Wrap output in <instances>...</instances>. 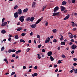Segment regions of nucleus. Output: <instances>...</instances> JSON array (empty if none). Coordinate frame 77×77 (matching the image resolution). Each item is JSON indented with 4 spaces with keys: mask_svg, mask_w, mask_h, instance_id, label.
<instances>
[{
    "mask_svg": "<svg viewBox=\"0 0 77 77\" xmlns=\"http://www.w3.org/2000/svg\"><path fill=\"white\" fill-rule=\"evenodd\" d=\"M11 38L9 37L8 39L9 41H11Z\"/></svg>",
    "mask_w": 77,
    "mask_h": 77,
    "instance_id": "obj_62",
    "label": "nucleus"
},
{
    "mask_svg": "<svg viewBox=\"0 0 77 77\" xmlns=\"http://www.w3.org/2000/svg\"><path fill=\"white\" fill-rule=\"evenodd\" d=\"M77 48V45L74 44L73 45H72L71 48L72 50H75Z\"/></svg>",
    "mask_w": 77,
    "mask_h": 77,
    "instance_id": "obj_2",
    "label": "nucleus"
},
{
    "mask_svg": "<svg viewBox=\"0 0 77 77\" xmlns=\"http://www.w3.org/2000/svg\"><path fill=\"white\" fill-rule=\"evenodd\" d=\"M45 25L46 26L48 25V22H46L45 23Z\"/></svg>",
    "mask_w": 77,
    "mask_h": 77,
    "instance_id": "obj_53",
    "label": "nucleus"
},
{
    "mask_svg": "<svg viewBox=\"0 0 77 77\" xmlns=\"http://www.w3.org/2000/svg\"><path fill=\"white\" fill-rule=\"evenodd\" d=\"M60 47H58L57 48V50L59 51L60 50Z\"/></svg>",
    "mask_w": 77,
    "mask_h": 77,
    "instance_id": "obj_63",
    "label": "nucleus"
},
{
    "mask_svg": "<svg viewBox=\"0 0 77 77\" xmlns=\"http://www.w3.org/2000/svg\"><path fill=\"white\" fill-rule=\"evenodd\" d=\"M50 41L49 40H48V39H46V40L45 42V43H48V42H49Z\"/></svg>",
    "mask_w": 77,
    "mask_h": 77,
    "instance_id": "obj_31",
    "label": "nucleus"
},
{
    "mask_svg": "<svg viewBox=\"0 0 77 77\" xmlns=\"http://www.w3.org/2000/svg\"><path fill=\"white\" fill-rule=\"evenodd\" d=\"M75 2V0H72V3H74Z\"/></svg>",
    "mask_w": 77,
    "mask_h": 77,
    "instance_id": "obj_39",
    "label": "nucleus"
},
{
    "mask_svg": "<svg viewBox=\"0 0 77 77\" xmlns=\"http://www.w3.org/2000/svg\"><path fill=\"white\" fill-rule=\"evenodd\" d=\"M15 51H16V50L15 49L11 50V52H13L14 53H15Z\"/></svg>",
    "mask_w": 77,
    "mask_h": 77,
    "instance_id": "obj_33",
    "label": "nucleus"
},
{
    "mask_svg": "<svg viewBox=\"0 0 77 77\" xmlns=\"http://www.w3.org/2000/svg\"><path fill=\"white\" fill-rule=\"evenodd\" d=\"M54 67H55V68H57V65L56 64H55L54 65Z\"/></svg>",
    "mask_w": 77,
    "mask_h": 77,
    "instance_id": "obj_54",
    "label": "nucleus"
},
{
    "mask_svg": "<svg viewBox=\"0 0 77 77\" xmlns=\"http://www.w3.org/2000/svg\"><path fill=\"white\" fill-rule=\"evenodd\" d=\"M42 52H43V53H45V49H42Z\"/></svg>",
    "mask_w": 77,
    "mask_h": 77,
    "instance_id": "obj_43",
    "label": "nucleus"
},
{
    "mask_svg": "<svg viewBox=\"0 0 77 77\" xmlns=\"http://www.w3.org/2000/svg\"><path fill=\"white\" fill-rule=\"evenodd\" d=\"M61 57H63V58H66V57H65V55H64V54H62L61 56Z\"/></svg>",
    "mask_w": 77,
    "mask_h": 77,
    "instance_id": "obj_35",
    "label": "nucleus"
},
{
    "mask_svg": "<svg viewBox=\"0 0 77 77\" xmlns=\"http://www.w3.org/2000/svg\"><path fill=\"white\" fill-rule=\"evenodd\" d=\"M37 38H39V39L40 38V36L39 35H37Z\"/></svg>",
    "mask_w": 77,
    "mask_h": 77,
    "instance_id": "obj_46",
    "label": "nucleus"
},
{
    "mask_svg": "<svg viewBox=\"0 0 77 77\" xmlns=\"http://www.w3.org/2000/svg\"><path fill=\"white\" fill-rule=\"evenodd\" d=\"M8 53H11V52H12V50H11V49H10L8 51Z\"/></svg>",
    "mask_w": 77,
    "mask_h": 77,
    "instance_id": "obj_40",
    "label": "nucleus"
},
{
    "mask_svg": "<svg viewBox=\"0 0 77 77\" xmlns=\"http://www.w3.org/2000/svg\"><path fill=\"white\" fill-rule=\"evenodd\" d=\"M70 72H71V73H72V72H73V70H71L70 71H69Z\"/></svg>",
    "mask_w": 77,
    "mask_h": 77,
    "instance_id": "obj_64",
    "label": "nucleus"
},
{
    "mask_svg": "<svg viewBox=\"0 0 77 77\" xmlns=\"http://www.w3.org/2000/svg\"><path fill=\"white\" fill-rule=\"evenodd\" d=\"M75 74H77V69H76L75 70Z\"/></svg>",
    "mask_w": 77,
    "mask_h": 77,
    "instance_id": "obj_47",
    "label": "nucleus"
},
{
    "mask_svg": "<svg viewBox=\"0 0 77 77\" xmlns=\"http://www.w3.org/2000/svg\"><path fill=\"white\" fill-rule=\"evenodd\" d=\"M17 14L19 15H21L22 14V10L21 9H19L17 11Z\"/></svg>",
    "mask_w": 77,
    "mask_h": 77,
    "instance_id": "obj_3",
    "label": "nucleus"
},
{
    "mask_svg": "<svg viewBox=\"0 0 77 77\" xmlns=\"http://www.w3.org/2000/svg\"><path fill=\"white\" fill-rule=\"evenodd\" d=\"M23 28L21 27H20L17 29V32H20L21 30H22Z\"/></svg>",
    "mask_w": 77,
    "mask_h": 77,
    "instance_id": "obj_20",
    "label": "nucleus"
},
{
    "mask_svg": "<svg viewBox=\"0 0 77 77\" xmlns=\"http://www.w3.org/2000/svg\"><path fill=\"white\" fill-rule=\"evenodd\" d=\"M77 64H76V63H74L73 64V65H74V66H76V65H77Z\"/></svg>",
    "mask_w": 77,
    "mask_h": 77,
    "instance_id": "obj_59",
    "label": "nucleus"
},
{
    "mask_svg": "<svg viewBox=\"0 0 77 77\" xmlns=\"http://www.w3.org/2000/svg\"><path fill=\"white\" fill-rule=\"evenodd\" d=\"M71 53L72 54H74V51L73 50L72 51Z\"/></svg>",
    "mask_w": 77,
    "mask_h": 77,
    "instance_id": "obj_58",
    "label": "nucleus"
},
{
    "mask_svg": "<svg viewBox=\"0 0 77 77\" xmlns=\"http://www.w3.org/2000/svg\"><path fill=\"white\" fill-rule=\"evenodd\" d=\"M35 5H36V2H34L32 3V7H35Z\"/></svg>",
    "mask_w": 77,
    "mask_h": 77,
    "instance_id": "obj_19",
    "label": "nucleus"
},
{
    "mask_svg": "<svg viewBox=\"0 0 77 77\" xmlns=\"http://www.w3.org/2000/svg\"><path fill=\"white\" fill-rule=\"evenodd\" d=\"M61 45H65V42H61Z\"/></svg>",
    "mask_w": 77,
    "mask_h": 77,
    "instance_id": "obj_27",
    "label": "nucleus"
},
{
    "mask_svg": "<svg viewBox=\"0 0 77 77\" xmlns=\"http://www.w3.org/2000/svg\"><path fill=\"white\" fill-rule=\"evenodd\" d=\"M50 58L51 59V61H53L54 60V58L52 56H50Z\"/></svg>",
    "mask_w": 77,
    "mask_h": 77,
    "instance_id": "obj_23",
    "label": "nucleus"
},
{
    "mask_svg": "<svg viewBox=\"0 0 77 77\" xmlns=\"http://www.w3.org/2000/svg\"><path fill=\"white\" fill-rule=\"evenodd\" d=\"M29 50H30V49L29 48H28L26 50L27 52H29Z\"/></svg>",
    "mask_w": 77,
    "mask_h": 77,
    "instance_id": "obj_45",
    "label": "nucleus"
},
{
    "mask_svg": "<svg viewBox=\"0 0 77 77\" xmlns=\"http://www.w3.org/2000/svg\"><path fill=\"white\" fill-rule=\"evenodd\" d=\"M5 18H3L2 20V23H4V21H5Z\"/></svg>",
    "mask_w": 77,
    "mask_h": 77,
    "instance_id": "obj_41",
    "label": "nucleus"
},
{
    "mask_svg": "<svg viewBox=\"0 0 77 77\" xmlns=\"http://www.w3.org/2000/svg\"><path fill=\"white\" fill-rule=\"evenodd\" d=\"M61 8V11H64L65 9H66V8H65L64 7L62 6H60Z\"/></svg>",
    "mask_w": 77,
    "mask_h": 77,
    "instance_id": "obj_5",
    "label": "nucleus"
},
{
    "mask_svg": "<svg viewBox=\"0 0 77 77\" xmlns=\"http://www.w3.org/2000/svg\"><path fill=\"white\" fill-rule=\"evenodd\" d=\"M18 14H17V12H16L14 14V17L16 18H18Z\"/></svg>",
    "mask_w": 77,
    "mask_h": 77,
    "instance_id": "obj_8",
    "label": "nucleus"
},
{
    "mask_svg": "<svg viewBox=\"0 0 77 77\" xmlns=\"http://www.w3.org/2000/svg\"><path fill=\"white\" fill-rule=\"evenodd\" d=\"M57 71H58V69H57L55 71V72H57Z\"/></svg>",
    "mask_w": 77,
    "mask_h": 77,
    "instance_id": "obj_56",
    "label": "nucleus"
},
{
    "mask_svg": "<svg viewBox=\"0 0 77 77\" xmlns=\"http://www.w3.org/2000/svg\"><path fill=\"white\" fill-rule=\"evenodd\" d=\"M20 23H21V22H18V23L17 24V26H20Z\"/></svg>",
    "mask_w": 77,
    "mask_h": 77,
    "instance_id": "obj_44",
    "label": "nucleus"
},
{
    "mask_svg": "<svg viewBox=\"0 0 77 77\" xmlns=\"http://www.w3.org/2000/svg\"><path fill=\"white\" fill-rule=\"evenodd\" d=\"M30 21V17H28L26 19V21Z\"/></svg>",
    "mask_w": 77,
    "mask_h": 77,
    "instance_id": "obj_24",
    "label": "nucleus"
},
{
    "mask_svg": "<svg viewBox=\"0 0 77 77\" xmlns=\"http://www.w3.org/2000/svg\"><path fill=\"white\" fill-rule=\"evenodd\" d=\"M32 75L33 77H35V76H37V75H38V73H35L34 74H32Z\"/></svg>",
    "mask_w": 77,
    "mask_h": 77,
    "instance_id": "obj_15",
    "label": "nucleus"
},
{
    "mask_svg": "<svg viewBox=\"0 0 77 77\" xmlns=\"http://www.w3.org/2000/svg\"><path fill=\"white\" fill-rule=\"evenodd\" d=\"M72 44H73V43L71 42H70L69 44V45H72Z\"/></svg>",
    "mask_w": 77,
    "mask_h": 77,
    "instance_id": "obj_61",
    "label": "nucleus"
},
{
    "mask_svg": "<svg viewBox=\"0 0 77 77\" xmlns=\"http://www.w3.org/2000/svg\"><path fill=\"white\" fill-rule=\"evenodd\" d=\"M34 69H38V67H37V66H35L34 67Z\"/></svg>",
    "mask_w": 77,
    "mask_h": 77,
    "instance_id": "obj_51",
    "label": "nucleus"
},
{
    "mask_svg": "<svg viewBox=\"0 0 77 77\" xmlns=\"http://www.w3.org/2000/svg\"><path fill=\"white\" fill-rule=\"evenodd\" d=\"M15 74V72H12V73L11 74V76H12V75H14Z\"/></svg>",
    "mask_w": 77,
    "mask_h": 77,
    "instance_id": "obj_32",
    "label": "nucleus"
},
{
    "mask_svg": "<svg viewBox=\"0 0 77 77\" xmlns=\"http://www.w3.org/2000/svg\"><path fill=\"white\" fill-rule=\"evenodd\" d=\"M14 38L16 39H18V38H19V37H18V35H16L14 36Z\"/></svg>",
    "mask_w": 77,
    "mask_h": 77,
    "instance_id": "obj_17",
    "label": "nucleus"
},
{
    "mask_svg": "<svg viewBox=\"0 0 77 77\" xmlns=\"http://www.w3.org/2000/svg\"><path fill=\"white\" fill-rule=\"evenodd\" d=\"M3 60L4 61H5V62H7V59H6V58H5V59H4Z\"/></svg>",
    "mask_w": 77,
    "mask_h": 77,
    "instance_id": "obj_55",
    "label": "nucleus"
},
{
    "mask_svg": "<svg viewBox=\"0 0 77 77\" xmlns=\"http://www.w3.org/2000/svg\"><path fill=\"white\" fill-rule=\"evenodd\" d=\"M76 29H77V28H74L72 29V30H73V31H75V30H76Z\"/></svg>",
    "mask_w": 77,
    "mask_h": 77,
    "instance_id": "obj_48",
    "label": "nucleus"
},
{
    "mask_svg": "<svg viewBox=\"0 0 77 77\" xmlns=\"http://www.w3.org/2000/svg\"><path fill=\"white\" fill-rule=\"evenodd\" d=\"M47 5L44 6L43 7L42 11H44V9H45V8H46Z\"/></svg>",
    "mask_w": 77,
    "mask_h": 77,
    "instance_id": "obj_30",
    "label": "nucleus"
},
{
    "mask_svg": "<svg viewBox=\"0 0 77 77\" xmlns=\"http://www.w3.org/2000/svg\"><path fill=\"white\" fill-rule=\"evenodd\" d=\"M42 21V19H39L37 21V22H36V24H38V23H39V22H40V21Z\"/></svg>",
    "mask_w": 77,
    "mask_h": 77,
    "instance_id": "obj_9",
    "label": "nucleus"
},
{
    "mask_svg": "<svg viewBox=\"0 0 77 77\" xmlns=\"http://www.w3.org/2000/svg\"><path fill=\"white\" fill-rule=\"evenodd\" d=\"M77 60V58H73V60H74V61H76Z\"/></svg>",
    "mask_w": 77,
    "mask_h": 77,
    "instance_id": "obj_52",
    "label": "nucleus"
},
{
    "mask_svg": "<svg viewBox=\"0 0 77 77\" xmlns=\"http://www.w3.org/2000/svg\"><path fill=\"white\" fill-rule=\"evenodd\" d=\"M68 12V11H67V10H65L64 11V13H66V12Z\"/></svg>",
    "mask_w": 77,
    "mask_h": 77,
    "instance_id": "obj_57",
    "label": "nucleus"
},
{
    "mask_svg": "<svg viewBox=\"0 0 77 77\" xmlns=\"http://www.w3.org/2000/svg\"><path fill=\"white\" fill-rule=\"evenodd\" d=\"M71 23H72V26H73V27L74 26H76V24L74 23V22L72 21Z\"/></svg>",
    "mask_w": 77,
    "mask_h": 77,
    "instance_id": "obj_14",
    "label": "nucleus"
},
{
    "mask_svg": "<svg viewBox=\"0 0 77 77\" xmlns=\"http://www.w3.org/2000/svg\"><path fill=\"white\" fill-rule=\"evenodd\" d=\"M53 33H56V29H53Z\"/></svg>",
    "mask_w": 77,
    "mask_h": 77,
    "instance_id": "obj_38",
    "label": "nucleus"
},
{
    "mask_svg": "<svg viewBox=\"0 0 77 77\" xmlns=\"http://www.w3.org/2000/svg\"><path fill=\"white\" fill-rule=\"evenodd\" d=\"M24 16H21L19 18V20L21 22H23L24 20Z\"/></svg>",
    "mask_w": 77,
    "mask_h": 77,
    "instance_id": "obj_1",
    "label": "nucleus"
},
{
    "mask_svg": "<svg viewBox=\"0 0 77 77\" xmlns=\"http://www.w3.org/2000/svg\"><path fill=\"white\" fill-rule=\"evenodd\" d=\"M1 33L3 34H5L6 33V31L5 30H2L1 31Z\"/></svg>",
    "mask_w": 77,
    "mask_h": 77,
    "instance_id": "obj_21",
    "label": "nucleus"
},
{
    "mask_svg": "<svg viewBox=\"0 0 77 77\" xmlns=\"http://www.w3.org/2000/svg\"><path fill=\"white\" fill-rule=\"evenodd\" d=\"M30 26L32 27V29H34V28H35V27H36V24L31 25Z\"/></svg>",
    "mask_w": 77,
    "mask_h": 77,
    "instance_id": "obj_6",
    "label": "nucleus"
},
{
    "mask_svg": "<svg viewBox=\"0 0 77 77\" xmlns=\"http://www.w3.org/2000/svg\"><path fill=\"white\" fill-rule=\"evenodd\" d=\"M23 69H26V66H24L23 67Z\"/></svg>",
    "mask_w": 77,
    "mask_h": 77,
    "instance_id": "obj_50",
    "label": "nucleus"
},
{
    "mask_svg": "<svg viewBox=\"0 0 77 77\" xmlns=\"http://www.w3.org/2000/svg\"><path fill=\"white\" fill-rule=\"evenodd\" d=\"M7 24V22H5L4 23H2L1 26H6V25Z\"/></svg>",
    "mask_w": 77,
    "mask_h": 77,
    "instance_id": "obj_13",
    "label": "nucleus"
},
{
    "mask_svg": "<svg viewBox=\"0 0 77 77\" xmlns=\"http://www.w3.org/2000/svg\"><path fill=\"white\" fill-rule=\"evenodd\" d=\"M34 20H35V17H32L31 18H30V21L32 22V21H33Z\"/></svg>",
    "mask_w": 77,
    "mask_h": 77,
    "instance_id": "obj_18",
    "label": "nucleus"
},
{
    "mask_svg": "<svg viewBox=\"0 0 77 77\" xmlns=\"http://www.w3.org/2000/svg\"><path fill=\"white\" fill-rule=\"evenodd\" d=\"M21 51L20 50H18V51H17L15 53L16 54H18V53H20V52H21Z\"/></svg>",
    "mask_w": 77,
    "mask_h": 77,
    "instance_id": "obj_22",
    "label": "nucleus"
},
{
    "mask_svg": "<svg viewBox=\"0 0 77 77\" xmlns=\"http://www.w3.org/2000/svg\"><path fill=\"white\" fill-rule=\"evenodd\" d=\"M42 46V45H38V48H41V47Z\"/></svg>",
    "mask_w": 77,
    "mask_h": 77,
    "instance_id": "obj_37",
    "label": "nucleus"
},
{
    "mask_svg": "<svg viewBox=\"0 0 77 77\" xmlns=\"http://www.w3.org/2000/svg\"><path fill=\"white\" fill-rule=\"evenodd\" d=\"M69 18V14H68L67 16L63 19V20H67V19H68V18Z\"/></svg>",
    "mask_w": 77,
    "mask_h": 77,
    "instance_id": "obj_7",
    "label": "nucleus"
},
{
    "mask_svg": "<svg viewBox=\"0 0 77 77\" xmlns=\"http://www.w3.org/2000/svg\"><path fill=\"white\" fill-rule=\"evenodd\" d=\"M12 57H15V54H13L12 55Z\"/></svg>",
    "mask_w": 77,
    "mask_h": 77,
    "instance_id": "obj_49",
    "label": "nucleus"
},
{
    "mask_svg": "<svg viewBox=\"0 0 77 77\" xmlns=\"http://www.w3.org/2000/svg\"><path fill=\"white\" fill-rule=\"evenodd\" d=\"M27 11H28V8H26L24 9L23 11V13H25L26 12H27Z\"/></svg>",
    "mask_w": 77,
    "mask_h": 77,
    "instance_id": "obj_16",
    "label": "nucleus"
},
{
    "mask_svg": "<svg viewBox=\"0 0 77 77\" xmlns=\"http://www.w3.org/2000/svg\"><path fill=\"white\" fill-rule=\"evenodd\" d=\"M4 50H5V47H4V46H3L1 48V51H4Z\"/></svg>",
    "mask_w": 77,
    "mask_h": 77,
    "instance_id": "obj_25",
    "label": "nucleus"
},
{
    "mask_svg": "<svg viewBox=\"0 0 77 77\" xmlns=\"http://www.w3.org/2000/svg\"><path fill=\"white\" fill-rule=\"evenodd\" d=\"M26 33L25 32L21 34V35L22 36H24L26 35Z\"/></svg>",
    "mask_w": 77,
    "mask_h": 77,
    "instance_id": "obj_28",
    "label": "nucleus"
},
{
    "mask_svg": "<svg viewBox=\"0 0 77 77\" xmlns=\"http://www.w3.org/2000/svg\"><path fill=\"white\" fill-rule=\"evenodd\" d=\"M66 5V2H65V1L63 2L61 4L62 5Z\"/></svg>",
    "mask_w": 77,
    "mask_h": 77,
    "instance_id": "obj_12",
    "label": "nucleus"
},
{
    "mask_svg": "<svg viewBox=\"0 0 77 77\" xmlns=\"http://www.w3.org/2000/svg\"><path fill=\"white\" fill-rule=\"evenodd\" d=\"M18 8V5H16L14 7V9H16Z\"/></svg>",
    "mask_w": 77,
    "mask_h": 77,
    "instance_id": "obj_36",
    "label": "nucleus"
},
{
    "mask_svg": "<svg viewBox=\"0 0 77 77\" xmlns=\"http://www.w3.org/2000/svg\"><path fill=\"white\" fill-rule=\"evenodd\" d=\"M69 37L71 39H72V38H74V35H69Z\"/></svg>",
    "mask_w": 77,
    "mask_h": 77,
    "instance_id": "obj_26",
    "label": "nucleus"
},
{
    "mask_svg": "<svg viewBox=\"0 0 77 77\" xmlns=\"http://www.w3.org/2000/svg\"><path fill=\"white\" fill-rule=\"evenodd\" d=\"M52 52L51 51H50L48 53V56H50L52 55Z\"/></svg>",
    "mask_w": 77,
    "mask_h": 77,
    "instance_id": "obj_11",
    "label": "nucleus"
},
{
    "mask_svg": "<svg viewBox=\"0 0 77 77\" xmlns=\"http://www.w3.org/2000/svg\"><path fill=\"white\" fill-rule=\"evenodd\" d=\"M70 41H71V42H74V39H72L70 40Z\"/></svg>",
    "mask_w": 77,
    "mask_h": 77,
    "instance_id": "obj_60",
    "label": "nucleus"
},
{
    "mask_svg": "<svg viewBox=\"0 0 77 77\" xmlns=\"http://www.w3.org/2000/svg\"><path fill=\"white\" fill-rule=\"evenodd\" d=\"M59 12H58V13L54 12L53 14V16H54H54H57V15H59Z\"/></svg>",
    "mask_w": 77,
    "mask_h": 77,
    "instance_id": "obj_10",
    "label": "nucleus"
},
{
    "mask_svg": "<svg viewBox=\"0 0 77 77\" xmlns=\"http://www.w3.org/2000/svg\"><path fill=\"white\" fill-rule=\"evenodd\" d=\"M20 42H23V43H24V42H25V41L22 39H20Z\"/></svg>",
    "mask_w": 77,
    "mask_h": 77,
    "instance_id": "obj_29",
    "label": "nucleus"
},
{
    "mask_svg": "<svg viewBox=\"0 0 77 77\" xmlns=\"http://www.w3.org/2000/svg\"><path fill=\"white\" fill-rule=\"evenodd\" d=\"M53 42H57V40L56 39H54L53 40Z\"/></svg>",
    "mask_w": 77,
    "mask_h": 77,
    "instance_id": "obj_34",
    "label": "nucleus"
},
{
    "mask_svg": "<svg viewBox=\"0 0 77 77\" xmlns=\"http://www.w3.org/2000/svg\"><path fill=\"white\" fill-rule=\"evenodd\" d=\"M58 10H59V7H56L54 9V12H57V11Z\"/></svg>",
    "mask_w": 77,
    "mask_h": 77,
    "instance_id": "obj_4",
    "label": "nucleus"
},
{
    "mask_svg": "<svg viewBox=\"0 0 77 77\" xmlns=\"http://www.w3.org/2000/svg\"><path fill=\"white\" fill-rule=\"evenodd\" d=\"M58 63L60 64V63H62V61H61V60H59L58 62Z\"/></svg>",
    "mask_w": 77,
    "mask_h": 77,
    "instance_id": "obj_42",
    "label": "nucleus"
}]
</instances>
